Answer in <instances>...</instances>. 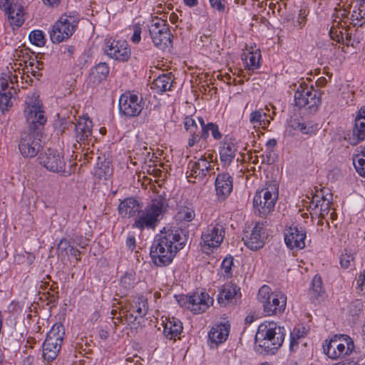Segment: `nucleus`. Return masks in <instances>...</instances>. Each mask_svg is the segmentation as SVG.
<instances>
[{"instance_id": "69168bd1", "label": "nucleus", "mask_w": 365, "mask_h": 365, "mask_svg": "<svg viewBox=\"0 0 365 365\" xmlns=\"http://www.w3.org/2000/svg\"><path fill=\"white\" fill-rule=\"evenodd\" d=\"M43 4L49 7H56L60 4V0H42Z\"/></svg>"}, {"instance_id": "2f4dec72", "label": "nucleus", "mask_w": 365, "mask_h": 365, "mask_svg": "<svg viewBox=\"0 0 365 365\" xmlns=\"http://www.w3.org/2000/svg\"><path fill=\"white\" fill-rule=\"evenodd\" d=\"M230 332V327L225 324H220L212 327L209 332L210 341L217 345L226 341Z\"/></svg>"}, {"instance_id": "f257e3e1", "label": "nucleus", "mask_w": 365, "mask_h": 365, "mask_svg": "<svg viewBox=\"0 0 365 365\" xmlns=\"http://www.w3.org/2000/svg\"><path fill=\"white\" fill-rule=\"evenodd\" d=\"M187 242L182 231L168 230L158 234L150 248V257L153 263L158 267L170 264L176 253L182 250Z\"/></svg>"}, {"instance_id": "72a5a7b5", "label": "nucleus", "mask_w": 365, "mask_h": 365, "mask_svg": "<svg viewBox=\"0 0 365 365\" xmlns=\"http://www.w3.org/2000/svg\"><path fill=\"white\" fill-rule=\"evenodd\" d=\"M109 71V66L106 63H99L91 69L89 79L93 83H99L106 79Z\"/></svg>"}, {"instance_id": "338daca9", "label": "nucleus", "mask_w": 365, "mask_h": 365, "mask_svg": "<svg viewBox=\"0 0 365 365\" xmlns=\"http://www.w3.org/2000/svg\"><path fill=\"white\" fill-rule=\"evenodd\" d=\"M277 145V141L275 139H269L266 143V147L267 148L269 153H270L272 151V149L274 148Z\"/></svg>"}, {"instance_id": "37998d69", "label": "nucleus", "mask_w": 365, "mask_h": 365, "mask_svg": "<svg viewBox=\"0 0 365 365\" xmlns=\"http://www.w3.org/2000/svg\"><path fill=\"white\" fill-rule=\"evenodd\" d=\"M349 315L353 317H364L365 315V302L356 299L349 304L348 307Z\"/></svg>"}, {"instance_id": "c03bdc74", "label": "nucleus", "mask_w": 365, "mask_h": 365, "mask_svg": "<svg viewBox=\"0 0 365 365\" xmlns=\"http://www.w3.org/2000/svg\"><path fill=\"white\" fill-rule=\"evenodd\" d=\"M353 163L359 175L365 177V150H361L354 155Z\"/></svg>"}, {"instance_id": "ea45409f", "label": "nucleus", "mask_w": 365, "mask_h": 365, "mask_svg": "<svg viewBox=\"0 0 365 365\" xmlns=\"http://www.w3.org/2000/svg\"><path fill=\"white\" fill-rule=\"evenodd\" d=\"M260 59L261 54L259 51L249 52L248 53L245 54V57L243 58L245 67L249 70L252 71L257 69L259 67Z\"/></svg>"}, {"instance_id": "052dcab7", "label": "nucleus", "mask_w": 365, "mask_h": 365, "mask_svg": "<svg viewBox=\"0 0 365 365\" xmlns=\"http://www.w3.org/2000/svg\"><path fill=\"white\" fill-rule=\"evenodd\" d=\"M306 22V16H305V11L300 10V13L299 14L297 23L299 24V26L301 28L302 27Z\"/></svg>"}, {"instance_id": "bf43d9fd", "label": "nucleus", "mask_w": 365, "mask_h": 365, "mask_svg": "<svg viewBox=\"0 0 365 365\" xmlns=\"http://www.w3.org/2000/svg\"><path fill=\"white\" fill-rule=\"evenodd\" d=\"M20 80H21L20 86L22 88H26V86H24L25 83L31 84V83L33 82L32 78L28 74H22L20 76Z\"/></svg>"}, {"instance_id": "cd10ccee", "label": "nucleus", "mask_w": 365, "mask_h": 365, "mask_svg": "<svg viewBox=\"0 0 365 365\" xmlns=\"http://www.w3.org/2000/svg\"><path fill=\"white\" fill-rule=\"evenodd\" d=\"M16 93V88L9 86L7 78H0V108L4 112L12 106L11 98Z\"/></svg>"}, {"instance_id": "473e14b6", "label": "nucleus", "mask_w": 365, "mask_h": 365, "mask_svg": "<svg viewBox=\"0 0 365 365\" xmlns=\"http://www.w3.org/2000/svg\"><path fill=\"white\" fill-rule=\"evenodd\" d=\"M174 83V77L171 73H164L155 78L151 86V88L155 90L157 93L170 91Z\"/></svg>"}, {"instance_id": "6e6552de", "label": "nucleus", "mask_w": 365, "mask_h": 365, "mask_svg": "<svg viewBox=\"0 0 365 365\" xmlns=\"http://www.w3.org/2000/svg\"><path fill=\"white\" fill-rule=\"evenodd\" d=\"M294 103L299 108L315 112L321 104V93L312 86L301 83L294 93Z\"/></svg>"}, {"instance_id": "423d86ee", "label": "nucleus", "mask_w": 365, "mask_h": 365, "mask_svg": "<svg viewBox=\"0 0 365 365\" xmlns=\"http://www.w3.org/2000/svg\"><path fill=\"white\" fill-rule=\"evenodd\" d=\"M257 299L262 304L264 312L268 316L280 314L285 310L286 295L279 292H272L267 285H263L259 289Z\"/></svg>"}, {"instance_id": "f03ea898", "label": "nucleus", "mask_w": 365, "mask_h": 365, "mask_svg": "<svg viewBox=\"0 0 365 365\" xmlns=\"http://www.w3.org/2000/svg\"><path fill=\"white\" fill-rule=\"evenodd\" d=\"M286 330L274 322H266L258 327L255 349L260 354H274L282 345Z\"/></svg>"}, {"instance_id": "09e8293b", "label": "nucleus", "mask_w": 365, "mask_h": 365, "mask_svg": "<svg viewBox=\"0 0 365 365\" xmlns=\"http://www.w3.org/2000/svg\"><path fill=\"white\" fill-rule=\"evenodd\" d=\"M29 38L31 42L37 46H43L46 42L43 31L39 30L31 31L29 34Z\"/></svg>"}, {"instance_id": "774afa93", "label": "nucleus", "mask_w": 365, "mask_h": 365, "mask_svg": "<svg viewBox=\"0 0 365 365\" xmlns=\"http://www.w3.org/2000/svg\"><path fill=\"white\" fill-rule=\"evenodd\" d=\"M133 313V312H129L128 311L127 313L125 314V320L128 323L133 322L137 319V316L134 317Z\"/></svg>"}, {"instance_id": "de8ad7c7", "label": "nucleus", "mask_w": 365, "mask_h": 365, "mask_svg": "<svg viewBox=\"0 0 365 365\" xmlns=\"http://www.w3.org/2000/svg\"><path fill=\"white\" fill-rule=\"evenodd\" d=\"M71 245L70 242L66 239H61L57 247V253L58 257L61 259H64L68 257V251H70Z\"/></svg>"}, {"instance_id": "8fccbe9b", "label": "nucleus", "mask_w": 365, "mask_h": 365, "mask_svg": "<svg viewBox=\"0 0 365 365\" xmlns=\"http://www.w3.org/2000/svg\"><path fill=\"white\" fill-rule=\"evenodd\" d=\"M233 265V258L232 257H226L222 262L221 272L222 274L229 278L232 275V267Z\"/></svg>"}, {"instance_id": "393cba45", "label": "nucleus", "mask_w": 365, "mask_h": 365, "mask_svg": "<svg viewBox=\"0 0 365 365\" xmlns=\"http://www.w3.org/2000/svg\"><path fill=\"white\" fill-rule=\"evenodd\" d=\"M232 187V178L229 173L217 175L215 180V190L219 199H226L230 195Z\"/></svg>"}, {"instance_id": "bb28decb", "label": "nucleus", "mask_w": 365, "mask_h": 365, "mask_svg": "<svg viewBox=\"0 0 365 365\" xmlns=\"http://www.w3.org/2000/svg\"><path fill=\"white\" fill-rule=\"evenodd\" d=\"M142 206L139 201L133 197H128L121 201L118 205V212L122 217H134L140 211Z\"/></svg>"}, {"instance_id": "a18cd8bd", "label": "nucleus", "mask_w": 365, "mask_h": 365, "mask_svg": "<svg viewBox=\"0 0 365 365\" xmlns=\"http://www.w3.org/2000/svg\"><path fill=\"white\" fill-rule=\"evenodd\" d=\"M350 24L354 27L362 26L365 23V11L359 8L357 10H354L351 15Z\"/></svg>"}, {"instance_id": "13d9d810", "label": "nucleus", "mask_w": 365, "mask_h": 365, "mask_svg": "<svg viewBox=\"0 0 365 365\" xmlns=\"http://www.w3.org/2000/svg\"><path fill=\"white\" fill-rule=\"evenodd\" d=\"M7 80L9 82V87H11V86L14 87L15 84H16L17 87L20 86L19 76L17 74H11V76H9V79H7Z\"/></svg>"}, {"instance_id": "4d7b16f0", "label": "nucleus", "mask_w": 365, "mask_h": 365, "mask_svg": "<svg viewBox=\"0 0 365 365\" xmlns=\"http://www.w3.org/2000/svg\"><path fill=\"white\" fill-rule=\"evenodd\" d=\"M299 340L296 338L294 334H290L289 349L292 351H295L298 347Z\"/></svg>"}, {"instance_id": "0e129e2a", "label": "nucleus", "mask_w": 365, "mask_h": 365, "mask_svg": "<svg viewBox=\"0 0 365 365\" xmlns=\"http://www.w3.org/2000/svg\"><path fill=\"white\" fill-rule=\"evenodd\" d=\"M109 170H108V173L106 172H104L103 174V170L101 168H98L96 172H95V175L98 176V178L100 179H102V178H104L105 180L107 179V176L109 175V173H108Z\"/></svg>"}, {"instance_id": "4468645a", "label": "nucleus", "mask_w": 365, "mask_h": 365, "mask_svg": "<svg viewBox=\"0 0 365 365\" xmlns=\"http://www.w3.org/2000/svg\"><path fill=\"white\" fill-rule=\"evenodd\" d=\"M143 108V98L131 92H125L119 98L120 113L127 118L138 116Z\"/></svg>"}, {"instance_id": "5701e85b", "label": "nucleus", "mask_w": 365, "mask_h": 365, "mask_svg": "<svg viewBox=\"0 0 365 365\" xmlns=\"http://www.w3.org/2000/svg\"><path fill=\"white\" fill-rule=\"evenodd\" d=\"M92 121L88 117L79 118L75 125L76 138L78 143V144L73 145L75 149L81 146V142L85 143V141L88 140L92 135Z\"/></svg>"}, {"instance_id": "f8f14e48", "label": "nucleus", "mask_w": 365, "mask_h": 365, "mask_svg": "<svg viewBox=\"0 0 365 365\" xmlns=\"http://www.w3.org/2000/svg\"><path fill=\"white\" fill-rule=\"evenodd\" d=\"M177 300L182 307L187 309L195 314L205 312L213 303L212 298L203 292H197L190 296L181 295Z\"/></svg>"}, {"instance_id": "c9c22d12", "label": "nucleus", "mask_w": 365, "mask_h": 365, "mask_svg": "<svg viewBox=\"0 0 365 365\" xmlns=\"http://www.w3.org/2000/svg\"><path fill=\"white\" fill-rule=\"evenodd\" d=\"M182 331V325L181 322L173 317L165 324L163 333L167 338L172 339L180 334Z\"/></svg>"}, {"instance_id": "5fc2aeb1", "label": "nucleus", "mask_w": 365, "mask_h": 365, "mask_svg": "<svg viewBox=\"0 0 365 365\" xmlns=\"http://www.w3.org/2000/svg\"><path fill=\"white\" fill-rule=\"evenodd\" d=\"M211 6L219 11H223L225 10V4H224V0H209Z\"/></svg>"}, {"instance_id": "c85d7f7f", "label": "nucleus", "mask_w": 365, "mask_h": 365, "mask_svg": "<svg viewBox=\"0 0 365 365\" xmlns=\"http://www.w3.org/2000/svg\"><path fill=\"white\" fill-rule=\"evenodd\" d=\"M345 140L351 145H356L365 140V120L354 119L352 129L345 137Z\"/></svg>"}, {"instance_id": "680f3d73", "label": "nucleus", "mask_w": 365, "mask_h": 365, "mask_svg": "<svg viewBox=\"0 0 365 365\" xmlns=\"http://www.w3.org/2000/svg\"><path fill=\"white\" fill-rule=\"evenodd\" d=\"M222 80L227 83V84L229 85H231V84H236V78H232L231 76L228 73H226L225 75H224L222 76Z\"/></svg>"}, {"instance_id": "a19ab883", "label": "nucleus", "mask_w": 365, "mask_h": 365, "mask_svg": "<svg viewBox=\"0 0 365 365\" xmlns=\"http://www.w3.org/2000/svg\"><path fill=\"white\" fill-rule=\"evenodd\" d=\"M131 312L138 314V317H143L148 312V303L143 297H137L133 299L130 307Z\"/></svg>"}, {"instance_id": "ddd939ff", "label": "nucleus", "mask_w": 365, "mask_h": 365, "mask_svg": "<svg viewBox=\"0 0 365 365\" xmlns=\"http://www.w3.org/2000/svg\"><path fill=\"white\" fill-rule=\"evenodd\" d=\"M214 155L212 153H205L195 162H190L188 165L187 178L189 182H195L192 178L202 180L207 174L214 173Z\"/></svg>"}, {"instance_id": "864d4df0", "label": "nucleus", "mask_w": 365, "mask_h": 365, "mask_svg": "<svg viewBox=\"0 0 365 365\" xmlns=\"http://www.w3.org/2000/svg\"><path fill=\"white\" fill-rule=\"evenodd\" d=\"M356 292L359 294H365V270L356 278Z\"/></svg>"}, {"instance_id": "412c9836", "label": "nucleus", "mask_w": 365, "mask_h": 365, "mask_svg": "<svg viewBox=\"0 0 365 365\" xmlns=\"http://www.w3.org/2000/svg\"><path fill=\"white\" fill-rule=\"evenodd\" d=\"M306 231L302 227L290 226L284 232V241L290 249L305 247Z\"/></svg>"}, {"instance_id": "4be33fe9", "label": "nucleus", "mask_w": 365, "mask_h": 365, "mask_svg": "<svg viewBox=\"0 0 365 365\" xmlns=\"http://www.w3.org/2000/svg\"><path fill=\"white\" fill-rule=\"evenodd\" d=\"M238 297H241L240 288L234 283H227L221 287L217 301L221 307H227Z\"/></svg>"}, {"instance_id": "79ce46f5", "label": "nucleus", "mask_w": 365, "mask_h": 365, "mask_svg": "<svg viewBox=\"0 0 365 365\" xmlns=\"http://www.w3.org/2000/svg\"><path fill=\"white\" fill-rule=\"evenodd\" d=\"M324 292L322 287V281L320 277L316 275L312 280V286L309 289V294L313 302L318 300L319 297Z\"/></svg>"}, {"instance_id": "f3484780", "label": "nucleus", "mask_w": 365, "mask_h": 365, "mask_svg": "<svg viewBox=\"0 0 365 365\" xmlns=\"http://www.w3.org/2000/svg\"><path fill=\"white\" fill-rule=\"evenodd\" d=\"M104 50L110 58L123 62L127 61L131 54L128 42L122 40H106Z\"/></svg>"}, {"instance_id": "603ef678", "label": "nucleus", "mask_w": 365, "mask_h": 365, "mask_svg": "<svg viewBox=\"0 0 365 365\" xmlns=\"http://www.w3.org/2000/svg\"><path fill=\"white\" fill-rule=\"evenodd\" d=\"M130 29L133 31L130 41L135 44L139 43L141 40L142 25L139 23L135 24Z\"/></svg>"}, {"instance_id": "9b49d317", "label": "nucleus", "mask_w": 365, "mask_h": 365, "mask_svg": "<svg viewBox=\"0 0 365 365\" xmlns=\"http://www.w3.org/2000/svg\"><path fill=\"white\" fill-rule=\"evenodd\" d=\"M42 131L33 129L25 130L21 134L19 150L24 158L35 157L41 148Z\"/></svg>"}, {"instance_id": "9d476101", "label": "nucleus", "mask_w": 365, "mask_h": 365, "mask_svg": "<svg viewBox=\"0 0 365 365\" xmlns=\"http://www.w3.org/2000/svg\"><path fill=\"white\" fill-rule=\"evenodd\" d=\"M225 237V228L220 223L210 225L201 235L200 246L203 252L210 255L218 248Z\"/></svg>"}, {"instance_id": "a211bd4d", "label": "nucleus", "mask_w": 365, "mask_h": 365, "mask_svg": "<svg viewBox=\"0 0 365 365\" xmlns=\"http://www.w3.org/2000/svg\"><path fill=\"white\" fill-rule=\"evenodd\" d=\"M38 161L49 171L54 173L64 171L66 163L63 158L56 150L48 149L46 152L41 153L38 156Z\"/></svg>"}, {"instance_id": "c756f323", "label": "nucleus", "mask_w": 365, "mask_h": 365, "mask_svg": "<svg viewBox=\"0 0 365 365\" xmlns=\"http://www.w3.org/2000/svg\"><path fill=\"white\" fill-rule=\"evenodd\" d=\"M237 148L231 141L225 140L220 147V159L223 167L229 166L236 156Z\"/></svg>"}, {"instance_id": "7ed1b4c3", "label": "nucleus", "mask_w": 365, "mask_h": 365, "mask_svg": "<svg viewBox=\"0 0 365 365\" xmlns=\"http://www.w3.org/2000/svg\"><path fill=\"white\" fill-rule=\"evenodd\" d=\"M166 207L165 200L161 197L153 200L144 209H140L134 219L132 225L133 228L140 230H154L159 221L160 217Z\"/></svg>"}, {"instance_id": "6ab92c4d", "label": "nucleus", "mask_w": 365, "mask_h": 365, "mask_svg": "<svg viewBox=\"0 0 365 365\" xmlns=\"http://www.w3.org/2000/svg\"><path fill=\"white\" fill-rule=\"evenodd\" d=\"M264 223L257 222L251 230V232H247V234L245 235L243 240L248 248L252 250H257L264 246Z\"/></svg>"}, {"instance_id": "b1692460", "label": "nucleus", "mask_w": 365, "mask_h": 365, "mask_svg": "<svg viewBox=\"0 0 365 365\" xmlns=\"http://www.w3.org/2000/svg\"><path fill=\"white\" fill-rule=\"evenodd\" d=\"M325 188L321 189L319 192L317 191V193L313 197L312 201V205L314 208L317 210L319 213V216L323 218L327 215L330 210L331 200L332 195L331 193L324 194Z\"/></svg>"}, {"instance_id": "e2e57ef3", "label": "nucleus", "mask_w": 365, "mask_h": 365, "mask_svg": "<svg viewBox=\"0 0 365 365\" xmlns=\"http://www.w3.org/2000/svg\"><path fill=\"white\" fill-rule=\"evenodd\" d=\"M355 119L365 120V106L361 107L356 113Z\"/></svg>"}, {"instance_id": "20e7f679", "label": "nucleus", "mask_w": 365, "mask_h": 365, "mask_svg": "<svg viewBox=\"0 0 365 365\" xmlns=\"http://www.w3.org/2000/svg\"><path fill=\"white\" fill-rule=\"evenodd\" d=\"M279 196V185L276 181H268L263 188L257 190L253 198L255 212L266 217L273 210Z\"/></svg>"}, {"instance_id": "58836bf2", "label": "nucleus", "mask_w": 365, "mask_h": 365, "mask_svg": "<svg viewBox=\"0 0 365 365\" xmlns=\"http://www.w3.org/2000/svg\"><path fill=\"white\" fill-rule=\"evenodd\" d=\"M61 346L52 342L44 341L42 356L48 362L53 361L58 355Z\"/></svg>"}, {"instance_id": "4c0bfd02", "label": "nucleus", "mask_w": 365, "mask_h": 365, "mask_svg": "<svg viewBox=\"0 0 365 365\" xmlns=\"http://www.w3.org/2000/svg\"><path fill=\"white\" fill-rule=\"evenodd\" d=\"M267 117V114L263 110H256L250 113V122L253 125L254 128L266 129L270 123V120Z\"/></svg>"}, {"instance_id": "1a4fd4ad", "label": "nucleus", "mask_w": 365, "mask_h": 365, "mask_svg": "<svg viewBox=\"0 0 365 365\" xmlns=\"http://www.w3.org/2000/svg\"><path fill=\"white\" fill-rule=\"evenodd\" d=\"M149 34L155 47L165 50L172 46L171 34L169 26L163 19L155 17L149 26Z\"/></svg>"}, {"instance_id": "39448f33", "label": "nucleus", "mask_w": 365, "mask_h": 365, "mask_svg": "<svg viewBox=\"0 0 365 365\" xmlns=\"http://www.w3.org/2000/svg\"><path fill=\"white\" fill-rule=\"evenodd\" d=\"M79 19V16L76 11L66 12L61 15L50 31L51 41L59 43L68 40L77 29Z\"/></svg>"}, {"instance_id": "f704fd0d", "label": "nucleus", "mask_w": 365, "mask_h": 365, "mask_svg": "<svg viewBox=\"0 0 365 365\" xmlns=\"http://www.w3.org/2000/svg\"><path fill=\"white\" fill-rule=\"evenodd\" d=\"M197 121L201 126L202 139L206 140L209 137V131H211L212 135L215 140H220L222 138V134L219 131L217 125L213 123H208L205 124V120L202 117H197Z\"/></svg>"}, {"instance_id": "6e6d98bb", "label": "nucleus", "mask_w": 365, "mask_h": 365, "mask_svg": "<svg viewBox=\"0 0 365 365\" xmlns=\"http://www.w3.org/2000/svg\"><path fill=\"white\" fill-rule=\"evenodd\" d=\"M299 130L304 134H309L314 131V129L312 126L308 125L304 122H301Z\"/></svg>"}, {"instance_id": "3c124183", "label": "nucleus", "mask_w": 365, "mask_h": 365, "mask_svg": "<svg viewBox=\"0 0 365 365\" xmlns=\"http://www.w3.org/2000/svg\"><path fill=\"white\" fill-rule=\"evenodd\" d=\"M195 217V212L192 209L184 207L178 212V217L180 220L185 222L192 221Z\"/></svg>"}, {"instance_id": "aec40b11", "label": "nucleus", "mask_w": 365, "mask_h": 365, "mask_svg": "<svg viewBox=\"0 0 365 365\" xmlns=\"http://www.w3.org/2000/svg\"><path fill=\"white\" fill-rule=\"evenodd\" d=\"M14 57L16 58V61L14 65L17 64L19 66H22L23 63H24V67L22 68L23 74L31 73L34 77H38L40 73V63L35 58H28V52L26 50L24 51L23 50L16 51V54H14Z\"/></svg>"}, {"instance_id": "a878e982", "label": "nucleus", "mask_w": 365, "mask_h": 365, "mask_svg": "<svg viewBox=\"0 0 365 365\" xmlns=\"http://www.w3.org/2000/svg\"><path fill=\"white\" fill-rule=\"evenodd\" d=\"M8 16L9 24L13 27H20L24 22L23 6L16 1L3 9Z\"/></svg>"}, {"instance_id": "0eeeda50", "label": "nucleus", "mask_w": 365, "mask_h": 365, "mask_svg": "<svg viewBox=\"0 0 365 365\" xmlns=\"http://www.w3.org/2000/svg\"><path fill=\"white\" fill-rule=\"evenodd\" d=\"M324 352L331 359H342L350 355L354 349V341L347 335H334L323 344Z\"/></svg>"}, {"instance_id": "49530a36", "label": "nucleus", "mask_w": 365, "mask_h": 365, "mask_svg": "<svg viewBox=\"0 0 365 365\" xmlns=\"http://www.w3.org/2000/svg\"><path fill=\"white\" fill-rule=\"evenodd\" d=\"M339 262L342 268L346 269L354 262V255L351 250H344L339 257Z\"/></svg>"}, {"instance_id": "e433bc0d", "label": "nucleus", "mask_w": 365, "mask_h": 365, "mask_svg": "<svg viewBox=\"0 0 365 365\" xmlns=\"http://www.w3.org/2000/svg\"><path fill=\"white\" fill-rule=\"evenodd\" d=\"M64 335L65 329L63 326L61 324L56 323L48 332L45 341L61 346Z\"/></svg>"}, {"instance_id": "7c9ffc66", "label": "nucleus", "mask_w": 365, "mask_h": 365, "mask_svg": "<svg viewBox=\"0 0 365 365\" xmlns=\"http://www.w3.org/2000/svg\"><path fill=\"white\" fill-rule=\"evenodd\" d=\"M183 123L185 129L190 135L187 145L189 147H193L202 138L201 128H199L197 121L192 116H186Z\"/></svg>"}, {"instance_id": "dca6fc26", "label": "nucleus", "mask_w": 365, "mask_h": 365, "mask_svg": "<svg viewBox=\"0 0 365 365\" xmlns=\"http://www.w3.org/2000/svg\"><path fill=\"white\" fill-rule=\"evenodd\" d=\"M349 13L346 9H339L337 13V18L339 21L336 19L333 22V25L331 27L329 34L332 39L336 41L339 43L344 42L346 40V45H349L351 41V29L346 25L345 19H347Z\"/></svg>"}, {"instance_id": "2eb2a0df", "label": "nucleus", "mask_w": 365, "mask_h": 365, "mask_svg": "<svg viewBox=\"0 0 365 365\" xmlns=\"http://www.w3.org/2000/svg\"><path fill=\"white\" fill-rule=\"evenodd\" d=\"M26 104L27 106L24 110V114L29 124V129L42 131L47 119L39 101L36 98L34 101L28 99L26 101Z\"/></svg>"}]
</instances>
